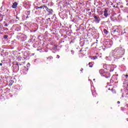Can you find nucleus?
Here are the masks:
<instances>
[{"label":"nucleus","mask_w":128,"mask_h":128,"mask_svg":"<svg viewBox=\"0 0 128 128\" xmlns=\"http://www.w3.org/2000/svg\"><path fill=\"white\" fill-rule=\"evenodd\" d=\"M104 34H108V30H106V29H104Z\"/></svg>","instance_id":"obj_10"},{"label":"nucleus","mask_w":128,"mask_h":128,"mask_svg":"<svg viewBox=\"0 0 128 128\" xmlns=\"http://www.w3.org/2000/svg\"><path fill=\"white\" fill-rule=\"evenodd\" d=\"M28 66H30V63H28Z\"/></svg>","instance_id":"obj_18"},{"label":"nucleus","mask_w":128,"mask_h":128,"mask_svg":"<svg viewBox=\"0 0 128 128\" xmlns=\"http://www.w3.org/2000/svg\"><path fill=\"white\" fill-rule=\"evenodd\" d=\"M4 38H8V36H4Z\"/></svg>","instance_id":"obj_15"},{"label":"nucleus","mask_w":128,"mask_h":128,"mask_svg":"<svg viewBox=\"0 0 128 128\" xmlns=\"http://www.w3.org/2000/svg\"><path fill=\"white\" fill-rule=\"evenodd\" d=\"M17 6H18V3H16V2H15L13 4V5L12 6V8H16Z\"/></svg>","instance_id":"obj_7"},{"label":"nucleus","mask_w":128,"mask_h":128,"mask_svg":"<svg viewBox=\"0 0 128 128\" xmlns=\"http://www.w3.org/2000/svg\"><path fill=\"white\" fill-rule=\"evenodd\" d=\"M118 28H116L114 30H113L111 34L112 35L116 34V32H118Z\"/></svg>","instance_id":"obj_3"},{"label":"nucleus","mask_w":128,"mask_h":128,"mask_svg":"<svg viewBox=\"0 0 128 128\" xmlns=\"http://www.w3.org/2000/svg\"><path fill=\"white\" fill-rule=\"evenodd\" d=\"M99 72L100 74H104V71L102 70H100V71H99Z\"/></svg>","instance_id":"obj_8"},{"label":"nucleus","mask_w":128,"mask_h":128,"mask_svg":"<svg viewBox=\"0 0 128 128\" xmlns=\"http://www.w3.org/2000/svg\"><path fill=\"white\" fill-rule=\"evenodd\" d=\"M46 10H47V12H49V14H48V16L50 14H52V12H53L52 10L47 8V9H46Z\"/></svg>","instance_id":"obj_4"},{"label":"nucleus","mask_w":128,"mask_h":128,"mask_svg":"<svg viewBox=\"0 0 128 128\" xmlns=\"http://www.w3.org/2000/svg\"><path fill=\"white\" fill-rule=\"evenodd\" d=\"M126 76H128V74H126Z\"/></svg>","instance_id":"obj_23"},{"label":"nucleus","mask_w":128,"mask_h":128,"mask_svg":"<svg viewBox=\"0 0 128 128\" xmlns=\"http://www.w3.org/2000/svg\"><path fill=\"white\" fill-rule=\"evenodd\" d=\"M48 8V7L44 5L43 6V8H42V10H47Z\"/></svg>","instance_id":"obj_11"},{"label":"nucleus","mask_w":128,"mask_h":128,"mask_svg":"<svg viewBox=\"0 0 128 128\" xmlns=\"http://www.w3.org/2000/svg\"><path fill=\"white\" fill-rule=\"evenodd\" d=\"M96 79H94V80Z\"/></svg>","instance_id":"obj_24"},{"label":"nucleus","mask_w":128,"mask_h":128,"mask_svg":"<svg viewBox=\"0 0 128 128\" xmlns=\"http://www.w3.org/2000/svg\"><path fill=\"white\" fill-rule=\"evenodd\" d=\"M4 26H8V24H4Z\"/></svg>","instance_id":"obj_17"},{"label":"nucleus","mask_w":128,"mask_h":128,"mask_svg":"<svg viewBox=\"0 0 128 128\" xmlns=\"http://www.w3.org/2000/svg\"><path fill=\"white\" fill-rule=\"evenodd\" d=\"M12 84H14V80H10L9 86H12Z\"/></svg>","instance_id":"obj_9"},{"label":"nucleus","mask_w":128,"mask_h":128,"mask_svg":"<svg viewBox=\"0 0 128 128\" xmlns=\"http://www.w3.org/2000/svg\"><path fill=\"white\" fill-rule=\"evenodd\" d=\"M1 54V56H2V54Z\"/></svg>","instance_id":"obj_22"},{"label":"nucleus","mask_w":128,"mask_h":128,"mask_svg":"<svg viewBox=\"0 0 128 128\" xmlns=\"http://www.w3.org/2000/svg\"><path fill=\"white\" fill-rule=\"evenodd\" d=\"M90 64H92V62H89L88 63V66H90V68H92V65H90Z\"/></svg>","instance_id":"obj_13"},{"label":"nucleus","mask_w":128,"mask_h":128,"mask_svg":"<svg viewBox=\"0 0 128 128\" xmlns=\"http://www.w3.org/2000/svg\"><path fill=\"white\" fill-rule=\"evenodd\" d=\"M112 54L115 58H120L124 54V50L122 48H117L112 52Z\"/></svg>","instance_id":"obj_1"},{"label":"nucleus","mask_w":128,"mask_h":128,"mask_svg":"<svg viewBox=\"0 0 128 128\" xmlns=\"http://www.w3.org/2000/svg\"><path fill=\"white\" fill-rule=\"evenodd\" d=\"M0 66H2V64L0 63Z\"/></svg>","instance_id":"obj_21"},{"label":"nucleus","mask_w":128,"mask_h":128,"mask_svg":"<svg viewBox=\"0 0 128 128\" xmlns=\"http://www.w3.org/2000/svg\"><path fill=\"white\" fill-rule=\"evenodd\" d=\"M94 58H96V57H94V56H92V60H94Z\"/></svg>","instance_id":"obj_16"},{"label":"nucleus","mask_w":128,"mask_h":128,"mask_svg":"<svg viewBox=\"0 0 128 128\" xmlns=\"http://www.w3.org/2000/svg\"><path fill=\"white\" fill-rule=\"evenodd\" d=\"M114 65H111L110 66V72H114Z\"/></svg>","instance_id":"obj_6"},{"label":"nucleus","mask_w":128,"mask_h":128,"mask_svg":"<svg viewBox=\"0 0 128 128\" xmlns=\"http://www.w3.org/2000/svg\"><path fill=\"white\" fill-rule=\"evenodd\" d=\"M16 66H18V63H16Z\"/></svg>","instance_id":"obj_20"},{"label":"nucleus","mask_w":128,"mask_h":128,"mask_svg":"<svg viewBox=\"0 0 128 128\" xmlns=\"http://www.w3.org/2000/svg\"><path fill=\"white\" fill-rule=\"evenodd\" d=\"M94 18L95 20V22H96V24H98L100 22V17H98L96 16H94Z\"/></svg>","instance_id":"obj_2"},{"label":"nucleus","mask_w":128,"mask_h":128,"mask_svg":"<svg viewBox=\"0 0 128 128\" xmlns=\"http://www.w3.org/2000/svg\"><path fill=\"white\" fill-rule=\"evenodd\" d=\"M118 104H120V101H118Z\"/></svg>","instance_id":"obj_19"},{"label":"nucleus","mask_w":128,"mask_h":128,"mask_svg":"<svg viewBox=\"0 0 128 128\" xmlns=\"http://www.w3.org/2000/svg\"><path fill=\"white\" fill-rule=\"evenodd\" d=\"M44 8V6H38L37 7V8Z\"/></svg>","instance_id":"obj_14"},{"label":"nucleus","mask_w":128,"mask_h":128,"mask_svg":"<svg viewBox=\"0 0 128 128\" xmlns=\"http://www.w3.org/2000/svg\"><path fill=\"white\" fill-rule=\"evenodd\" d=\"M108 9L106 8L104 12V16L105 18H108Z\"/></svg>","instance_id":"obj_5"},{"label":"nucleus","mask_w":128,"mask_h":128,"mask_svg":"<svg viewBox=\"0 0 128 128\" xmlns=\"http://www.w3.org/2000/svg\"><path fill=\"white\" fill-rule=\"evenodd\" d=\"M2 16L0 14V22H2Z\"/></svg>","instance_id":"obj_12"}]
</instances>
